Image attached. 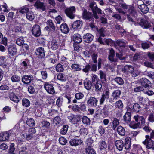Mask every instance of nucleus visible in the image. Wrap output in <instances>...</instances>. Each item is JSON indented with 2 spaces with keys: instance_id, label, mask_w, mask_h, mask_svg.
<instances>
[{
  "instance_id": "nucleus-29",
  "label": "nucleus",
  "mask_w": 154,
  "mask_h": 154,
  "mask_svg": "<svg viewBox=\"0 0 154 154\" xmlns=\"http://www.w3.org/2000/svg\"><path fill=\"white\" fill-rule=\"evenodd\" d=\"M117 131L119 134L123 136L125 133V129L122 126L120 125L117 127Z\"/></svg>"
},
{
  "instance_id": "nucleus-42",
  "label": "nucleus",
  "mask_w": 154,
  "mask_h": 154,
  "mask_svg": "<svg viewBox=\"0 0 154 154\" xmlns=\"http://www.w3.org/2000/svg\"><path fill=\"white\" fill-rule=\"evenodd\" d=\"M26 17L29 20L32 21L34 18V15L32 12L29 11L26 14Z\"/></svg>"
},
{
  "instance_id": "nucleus-35",
  "label": "nucleus",
  "mask_w": 154,
  "mask_h": 154,
  "mask_svg": "<svg viewBox=\"0 0 154 154\" xmlns=\"http://www.w3.org/2000/svg\"><path fill=\"white\" fill-rule=\"evenodd\" d=\"M130 127L133 129L140 128L142 126L140 125V122H135L134 121L131 122L130 124Z\"/></svg>"
},
{
  "instance_id": "nucleus-32",
  "label": "nucleus",
  "mask_w": 154,
  "mask_h": 154,
  "mask_svg": "<svg viewBox=\"0 0 154 154\" xmlns=\"http://www.w3.org/2000/svg\"><path fill=\"white\" fill-rule=\"evenodd\" d=\"M121 91L119 90H115L112 93L113 100H116L119 98L121 94Z\"/></svg>"
},
{
  "instance_id": "nucleus-44",
  "label": "nucleus",
  "mask_w": 154,
  "mask_h": 154,
  "mask_svg": "<svg viewBox=\"0 0 154 154\" xmlns=\"http://www.w3.org/2000/svg\"><path fill=\"white\" fill-rule=\"evenodd\" d=\"M20 77L19 76L16 75H13L11 78V79L13 82H17L20 81Z\"/></svg>"
},
{
  "instance_id": "nucleus-7",
  "label": "nucleus",
  "mask_w": 154,
  "mask_h": 154,
  "mask_svg": "<svg viewBox=\"0 0 154 154\" xmlns=\"http://www.w3.org/2000/svg\"><path fill=\"white\" fill-rule=\"evenodd\" d=\"M97 99L94 97H90L87 100L88 105L91 107H96L97 104Z\"/></svg>"
},
{
  "instance_id": "nucleus-17",
  "label": "nucleus",
  "mask_w": 154,
  "mask_h": 154,
  "mask_svg": "<svg viewBox=\"0 0 154 154\" xmlns=\"http://www.w3.org/2000/svg\"><path fill=\"white\" fill-rule=\"evenodd\" d=\"M82 21L79 20H76L73 23L72 28L75 29H79L82 26Z\"/></svg>"
},
{
  "instance_id": "nucleus-24",
  "label": "nucleus",
  "mask_w": 154,
  "mask_h": 154,
  "mask_svg": "<svg viewBox=\"0 0 154 154\" xmlns=\"http://www.w3.org/2000/svg\"><path fill=\"white\" fill-rule=\"evenodd\" d=\"M113 63L111 64L109 63L105 65V68H106L107 71H108L109 70H110L112 72H115V69L114 67L116 65V63Z\"/></svg>"
},
{
  "instance_id": "nucleus-18",
  "label": "nucleus",
  "mask_w": 154,
  "mask_h": 154,
  "mask_svg": "<svg viewBox=\"0 0 154 154\" xmlns=\"http://www.w3.org/2000/svg\"><path fill=\"white\" fill-rule=\"evenodd\" d=\"M8 49L9 54L12 56L15 54L17 52L16 48L12 45H9Z\"/></svg>"
},
{
  "instance_id": "nucleus-60",
  "label": "nucleus",
  "mask_w": 154,
  "mask_h": 154,
  "mask_svg": "<svg viewBox=\"0 0 154 154\" xmlns=\"http://www.w3.org/2000/svg\"><path fill=\"white\" fill-rule=\"evenodd\" d=\"M100 79L103 80V81L106 80V75L105 72L102 70H100Z\"/></svg>"
},
{
  "instance_id": "nucleus-41",
  "label": "nucleus",
  "mask_w": 154,
  "mask_h": 154,
  "mask_svg": "<svg viewBox=\"0 0 154 154\" xmlns=\"http://www.w3.org/2000/svg\"><path fill=\"white\" fill-rule=\"evenodd\" d=\"M27 125L29 126L33 127L35 125V122L32 118H28L26 122Z\"/></svg>"
},
{
  "instance_id": "nucleus-62",
  "label": "nucleus",
  "mask_w": 154,
  "mask_h": 154,
  "mask_svg": "<svg viewBox=\"0 0 154 154\" xmlns=\"http://www.w3.org/2000/svg\"><path fill=\"white\" fill-rule=\"evenodd\" d=\"M59 141L60 143L62 145H64L67 143L66 140L65 138L62 137H60Z\"/></svg>"
},
{
  "instance_id": "nucleus-36",
  "label": "nucleus",
  "mask_w": 154,
  "mask_h": 154,
  "mask_svg": "<svg viewBox=\"0 0 154 154\" xmlns=\"http://www.w3.org/2000/svg\"><path fill=\"white\" fill-rule=\"evenodd\" d=\"M85 154H96V152L91 147L88 146L85 149Z\"/></svg>"
},
{
  "instance_id": "nucleus-48",
  "label": "nucleus",
  "mask_w": 154,
  "mask_h": 154,
  "mask_svg": "<svg viewBox=\"0 0 154 154\" xmlns=\"http://www.w3.org/2000/svg\"><path fill=\"white\" fill-rule=\"evenodd\" d=\"M140 105L137 103H135L133 106V110L135 112H138L140 109Z\"/></svg>"
},
{
  "instance_id": "nucleus-19",
  "label": "nucleus",
  "mask_w": 154,
  "mask_h": 154,
  "mask_svg": "<svg viewBox=\"0 0 154 154\" xmlns=\"http://www.w3.org/2000/svg\"><path fill=\"white\" fill-rule=\"evenodd\" d=\"M115 144L116 148L119 151L122 150L124 146L123 142L122 140H118L116 141Z\"/></svg>"
},
{
  "instance_id": "nucleus-15",
  "label": "nucleus",
  "mask_w": 154,
  "mask_h": 154,
  "mask_svg": "<svg viewBox=\"0 0 154 154\" xmlns=\"http://www.w3.org/2000/svg\"><path fill=\"white\" fill-rule=\"evenodd\" d=\"M142 86L145 88H148L149 87V85L150 84V81L146 78H142L140 79L139 80Z\"/></svg>"
},
{
  "instance_id": "nucleus-55",
  "label": "nucleus",
  "mask_w": 154,
  "mask_h": 154,
  "mask_svg": "<svg viewBox=\"0 0 154 154\" xmlns=\"http://www.w3.org/2000/svg\"><path fill=\"white\" fill-rule=\"evenodd\" d=\"M115 105L116 107L119 109L122 108L123 107V104L120 100L117 101L115 103Z\"/></svg>"
},
{
  "instance_id": "nucleus-5",
  "label": "nucleus",
  "mask_w": 154,
  "mask_h": 154,
  "mask_svg": "<svg viewBox=\"0 0 154 154\" xmlns=\"http://www.w3.org/2000/svg\"><path fill=\"white\" fill-rule=\"evenodd\" d=\"M34 79V77L31 75H25L23 76L21 79L22 81L26 84L30 83Z\"/></svg>"
},
{
  "instance_id": "nucleus-63",
  "label": "nucleus",
  "mask_w": 154,
  "mask_h": 154,
  "mask_svg": "<svg viewBox=\"0 0 154 154\" xmlns=\"http://www.w3.org/2000/svg\"><path fill=\"white\" fill-rule=\"evenodd\" d=\"M144 89L143 87L142 86H136V87L134 89V91L136 92H140L143 91Z\"/></svg>"
},
{
  "instance_id": "nucleus-10",
  "label": "nucleus",
  "mask_w": 154,
  "mask_h": 154,
  "mask_svg": "<svg viewBox=\"0 0 154 154\" xmlns=\"http://www.w3.org/2000/svg\"><path fill=\"white\" fill-rule=\"evenodd\" d=\"M115 52L113 48H111L109 50V54L108 55V58L109 60L112 62L116 63L118 62L117 58H114Z\"/></svg>"
},
{
  "instance_id": "nucleus-54",
  "label": "nucleus",
  "mask_w": 154,
  "mask_h": 154,
  "mask_svg": "<svg viewBox=\"0 0 154 154\" xmlns=\"http://www.w3.org/2000/svg\"><path fill=\"white\" fill-rule=\"evenodd\" d=\"M114 81L119 85H122L124 83V81L120 77L116 78L114 79Z\"/></svg>"
},
{
  "instance_id": "nucleus-34",
  "label": "nucleus",
  "mask_w": 154,
  "mask_h": 154,
  "mask_svg": "<svg viewBox=\"0 0 154 154\" xmlns=\"http://www.w3.org/2000/svg\"><path fill=\"white\" fill-rule=\"evenodd\" d=\"M95 87V90L97 92L101 91L102 86V82L101 81L94 85Z\"/></svg>"
},
{
  "instance_id": "nucleus-20",
  "label": "nucleus",
  "mask_w": 154,
  "mask_h": 154,
  "mask_svg": "<svg viewBox=\"0 0 154 154\" xmlns=\"http://www.w3.org/2000/svg\"><path fill=\"white\" fill-rule=\"evenodd\" d=\"M82 143V142L81 140L77 139H71L69 142L70 144L73 146H76L81 145Z\"/></svg>"
},
{
  "instance_id": "nucleus-21",
  "label": "nucleus",
  "mask_w": 154,
  "mask_h": 154,
  "mask_svg": "<svg viewBox=\"0 0 154 154\" xmlns=\"http://www.w3.org/2000/svg\"><path fill=\"white\" fill-rule=\"evenodd\" d=\"M9 134L7 132H3L0 134V141H5L8 139Z\"/></svg>"
},
{
  "instance_id": "nucleus-40",
  "label": "nucleus",
  "mask_w": 154,
  "mask_h": 154,
  "mask_svg": "<svg viewBox=\"0 0 154 154\" xmlns=\"http://www.w3.org/2000/svg\"><path fill=\"white\" fill-rule=\"evenodd\" d=\"M57 79L61 81H65L66 80V76L64 74L59 73L57 76Z\"/></svg>"
},
{
  "instance_id": "nucleus-30",
  "label": "nucleus",
  "mask_w": 154,
  "mask_h": 154,
  "mask_svg": "<svg viewBox=\"0 0 154 154\" xmlns=\"http://www.w3.org/2000/svg\"><path fill=\"white\" fill-rule=\"evenodd\" d=\"M131 113L129 112H127L123 116V120L127 123H128L131 121Z\"/></svg>"
},
{
  "instance_id": "nucleus-59",
  "label": "nucleus",
  "mask_w": 154,
  "mask_h": 154,
  "mask_svg": "<svg viewBox=\"0 0 154 154\" xmlns=\"http://www.w3.org/2000/svg\"><path fill=\"white\" fill-rule=\"evenodd\" d=\"M61 63L63 65H65L67 66H68V63L67 59L64 57H62L61 58Z\"/></svg>"
},
{
  "instance_id": "nucleus-61",
  "label": "nucleus",
  "mask_w": 154,
  "mask_h": 154,
  "mask_svg": "<svg viewBox=\"0 0 154 154\" xmlns=\"http://www.w3.org/2000/svg\"><path fill=\"white\" fill-rule=\"evenodd\" d=\"M29 11L28 8L26 6L23 7L19 9V12L22 14L26 13Z\"/></svg>"
},
{
  "instance_id": "nucleus-52",
  "label": "nucleus",
  "mask_w": 154,
  "mask_h": 154,
  "mask_svg": "<svg viewBox=\"0 0 154 154\" xmlns=\"http://www.w3.org/2000/svg\"><path fill=\"white\" fill-rule=\"evenodd\" d=\"M10 98L11 100L17 103L19 102V98L14 94H12L10 96Z\"/></svg>"
},
{
  "instance_id": "nucleus-14",
  "label": "nucleus",
  "mask_w": 154,
  "mask_h": 154,
  "mask_svg": "<svg viewBox=\"0 0 154 154\" xmlns=\"http://www.w3.org/2000/svg\"><path fill=\"white\" fill-rule=\"evenodd\" d=\"M36 54L39 58H43L45 55L44 48L42 47H39L37 48Z\"/></svg>"
},
{
  "instance_id": "nucleus-22",
  "label": "nucleus",
  "mask_w": 154,
  "mask_h": 154,
  "mask_svg": "<svg viewBox=\"0 0 154 154\" xmlns=\"http://www.w3.org/2000/svg\"><path fill=\"white\" fill-rule=\"evenodd\" d=\"M72 39L74 42L77 43H80L82 41L80 35L77 33L75 34L72 35Z\"/></svg>"
},
{
  "instance_id": "nucleus-43",
  "label": "nucleus",
  "mask_w": 154,
  "mask_h": 154,
  "mask_svg": "<svg viewBox=\"0 0 154 154\" xmlns=\"http://www.w3.org/2000/svg\"><path fill=\"white\" fill-rule=\"evenodd\" d=\"M46 24L48 26L51 28L53 30H55V27L54 24L52 20L49 19L47 20L46 22Z\"/></svg>"
},
{
  "instance_id": "nucleus-39",
  "label": "nucleus",
  "mask_w": 154,
  "mask_h": 154,
  "mask_svg": "<svg viewBox=\"0 0 154 154\" xmlns=\"http://www.w3.org/2000/svg\"><path fill=\"white\" fill-rule=\"evenodd\" d=\"M51 48L54 50L58 48V45L57 42L56 40L53 39L51 41Z\"/></svg>"
},
{
  "instance_id": "nucleus-37",
  "label": "nucleus",
  "mask_w": 154,
  "mask_h": 154,
  "mask_svg": "<svg viewBox=\"0 0 154 154\" xmlns=\"http://www.w3.org/2000/svg\"><path fill=\"white\" fill-rule=\"evenodd\" d=\"M35 6L37 8H40L43 11H45V6L44 5V4L40 1H37L35 4Z\"/></svg>"
},
{
  "instance_id": "nucleus-13",
  "label": "nucleus",
  "mask_w": 154,
  "mask_h": 154,
  "mask_svg": "<svg viewBox=\"0 0 154 154\" xmlns=\"http://www.w3.org/2000/svg\"><path fill=\"white\" fill-rule=\"evenodd\" d=\"M94 38V36L91 34L87 33L84 35L83 38L84 41L87 43H89L91 42Z\"/></svg>"
},
{
  "instance_id": "nucleus-27",
  "label": "nucleus",
  "mask_w": 154,
  "mask_h": 154,
  "mask_svg": "<svg viewBox=\"0 0 154 154\" xmlns=\"http://www.w3.org/2000/svg\"><path fill=\"white\" fill-rule=\"evenodd\" d=\"M91 82L93 85L101 81V80L99 79L98 76L95 74H92L91 75Z\"/></svg>"
},
{
  "instance_id": "nucleus-2",
  "label": "nucleus",
  "mask_w": 154,
  "mask_h": 154,
  "mask_svg": "<svg viewBox=\"0 0 154 154\" xmlns=\"http://www.w3.org/2000/svg\"><path fill=\"white\" fill-rule=\"evenodd\" d=\"M82 17L83 19L87 21H92L93 22L94 19L93 14L85 9L82 10Z\"/></svg>"
},
{
  "instance_id": "nucleus-50",
  "label": "nucleus",
  "mask_w": 154,
  "mask_h": 154,
  "mask_svg": "<svg viewBox=\"0 0 154 154\" xmlns=\"http://www.w3.org/2000/svg\"><path fill=\"white\" fill-rule=\"evenodd\" d=\"M24 42V40L23 38L22 37H20L17 38L16 41L17 44L19 46L22 45Z\"/></svg>"
},
{
  "instance_id": "nucleus-6",
  "label": "nucleus",
  "mask_w": 154,
  "mask_h": 154,
  "mask_svg": "<svg viewBox=\"0 0 154 154\" xmlns=\"http://www.w3.org/2000/svg\"><path fill=\"white\" fill-rule=\"evenodd\" d=\"M44 88L48 93L52 94H54L55 91L53 85L46 83L44 85Z\"/></svg>"
},
{
  "instance_id": "nucleus-57",
  "label": "nucleus",
  "mask_w": 154,
  "mask_h": 154,
  "mask_svg": "<svg viewBox=\"0 0 154 154\" xmlns=\"http://www.w3.org/2000/svg\"><path fill=\"white\" fill-rule=\"evenodd\" d=\"M83 123L86 125H89L90 124V120L89 118L86 116H84L82 118Z\"/></svg>"
},
{
  "instance_id": "nucleus-45",
  "label": "nucleus",
  "mask_w": 154,
  "mask_h": 154,
  "mask_svg": "<svg viewBox=\"0 0 154 154\" xmlns=\"http://www.w3.org/2000/svg\"><path fill=\"white\" fill-rule=\"evenodd\" d=\"M63 65L59 63L56 66V70L57 72H62L64 70V68Z\"/></svg>"
},
{
  "instance_id": "nucleus-47",
  "label": "nucleus",
  "mask_w": 154,
  "mask_h": 154,
  "mask_svg": "<svg viewBox=\"0 0 154 154\" xmlns=\"http://www.w3.org/2000/svg\"><path fill=\"white\" fill-rule=\"evenodd\" d=\"M99 147L100 150L106 149L107 147V145L106 142L102 140L99 142Z\"/></svg>"
},
{
  "instance_id": "nucleus-46",
  "label": "nucleus",
  "mask_w": 154,
  "mask_h": 154,
  "mask_svg": "<svg viewBox=\"0 0 154 154\" xmlns=\"http://www.w3.org/2000/svg\"><path fill=\"white\" fill-rule=\"evenodd\" d=\"M115 45L120 47H124L126 45V42L122 40H117L115 42Z\"/></svg>"
},
{
  "instance_id": "nucleus-3",
  "label": "nucleus",
  "mask_w": 154,
  "mask_h": 154,
  "mask_svg": "<svg viewBox=\"0 0 154 154\" xmlns=\"http://www.w3.org/2000/svg\"><path fill=\"white\" fill-rule=\"evenodd\" d=\"M65 11L66 15L69 18L72 19L74 18L75 13V8L74 6H73L66 8Z\"/></svg>"
},
{
  "instance_id": "nucleus-23",
  "label": "nucleus",
  "mask_w": 154,
  "mask_h": 154,
  "mask_svg": "<svg viewBox=\"0 0 154 154\" xmlns=\"http://www.w3.org/2000/svg\"><path fill=\"white\" fill-rule=\"evenodd\" d=\"M60 29L62 32L64 33H67L69 31V29L68 26L65 23H63L61 25Z\"/></svg>"
},
{
  "instance_id": "nucleus-56",
  "label": "nucleus",
  "mask_w": 154,
  "mask_h": 154,
  "mask_svg": "<svg viewBox=\"0 0 154 154\" xmlns=\"http://www.w3.org/2000/svg\"><path fill=\"white\" fill-rule=\"evenodd\" d=\"M68 128V126L67 125H63V128L60 131V133L62 134H65L67 131Z\"/></svg>"
},
{
  "instance_id": "nucleus-12",
  "label": "nucleus",
  "mask_w": 154,
  "mask_h": 154,
  "mask_svg": "<svg viewBox=\"0 0 154 154\" xmlns=\"http://www.w3.org/2000/svg\"><path fill=\"white\" fill-rule=\"evenodd\" d=\"M134 118L136 122L140 123V125L142 126H144L145 123V119L144 117L137 115L136 116H134Z\"/></svg>"
},
{
  "instance_id": "nucleus-4",
  "label": "nucleus",
  "mask_w": 154,
  "mask_h": 154,
  "mask_svg": "<svg viewBox=\"0 0 154 154\" xmlns=\"http://www.w3.org/2000/svg\"><path fill=\"white\" fill-rule=\"evenodd\" d=\"M32 35L36 37L39 36L41 34L40 26L38 25H34L32 28Z\"/></svg>"
},
{
  "instance_id": "nucleus-1",
  "label": "nucleus",
  "mask_w": 154,
  "mask_h": 154,
  "mask_svg": "<svg viewBox=\"0 0 154 154\" xmlns=\"http://www.w3.org/2000/svg\"><path fill=\"white\" fill-rule=\"evenodd\" d=\"M120 7L122 8L124 10L128 11L130 14L133 16L137 15V12L134 9V7L131 5H128L125 3H119Z\"/></svg>"
},
{
  "instance_id": "nucleus-25",
  "label": "nucleus",
  "mask_w": 154,
  "mask_h": 154,
  "mask_svg": "<svg viewBox=\"0 0 154 154\" xmlns=\"http://www.w3.org/2000/svg\"><path fill=\"white\" fill-rule=\"evenodd\" d=\"M131 146V139L130 137H127L125 139L124 147L125 149L127 150H129Z\"/></svg>"
},
{
  "instance_id": "nucleus-8",
  "label": "nucleus",
  "mask_w": 154,
  "mask_h": 154,
  "mask_svg": "<svg viewBox=\"0 0 154 154\" xmlns=\"http://www.w3.org/2000/svg\"><path fill=\"white\" fill-rule=\"evenodd\" d=\"M68 118L70 122H71L73 124L76 123V122H79L80 120L79 116L74 115L72 114H71L68 116Z\"/></svg>"
},
{
  "instance_id": "nucleus-11",
  "label": "nucleus",
  "mask_w": 154,
  "mask_h": 154,
  "mask_svg": "<svg viewBox=\"0 0 154 154\" xmlns=\"http://www.w3.org/2000/svg\"><path fill=\"white\" fill-rule=\"evenodd\" d=\"M138 24L143 28H148L151 26L150 23L145 19H141Z\"/></svg>"
},
{
  "instance_id": "nucleus-26",
  "label": "nucleus",
  "mask_w": 154,
  "mask_h": 154,
  "mask_svg": "<svg viewBox=\"0 0 154 154\" xmlns=\"http://www.w3.org/2000/svg\"><path fill=\"white\" fill-rule=\"evenodd\" d=\"M115 27L116 29L118 30L119 32L121 33V35L122 36L126 34V32L120 25L117 24L115 25Z\"/></svg>"
},
{
  "instance_id": "nucleus-31",
  "label": "nucleus",
  "mask_w": 154,
  "mask_h": 154,
  "mask_svg": "<svg viewBox=\"0 0 154 154\" xmlns=\"http://www.w3.org/2000/svg\"><path fill=\"white\" fill-rule=\"evenodd\" d=\"M134 70V69L133 66L130 65H126L125 66L123 71L124 72H128L132 73Z\"/></svg>"
},
{
  "instance_id": "nucleus-38",
  "label": "nucleus",
  "mask_w": 154,
  "mask_h": 154,
  "mask_svg": "<svg viewBox=\"0 0 154 154\" xmlns=\"http://www.w3.org/2000/svg\"><path fill=\"white\" fill-rule=\"evenodd\" d=\"M85 87L87 90L91 89L93 85L91 82L88 80L85 81L84 83Z\"/></svg>"
},
{
  "instance_id": "nucleus-49",
  "label": "nucleus",
  "mask_w": 154,
  "mask_h": 154,
  "mask_svg": "<svg viewBox=\"0 0 154 154\" xmlns=\"http://www.w3.org/2000/svg\"><path fill=\"white\" fill-rule=\"evenodd\" d=\"M22 104L25 107L29 106L30 104V102L26 98H23L22 100Z\"/></svg>"
},
{
  "instance_id": "nucleus-28",
  "label": "nucleus",
  "mask_w": 154,
  "mask_h": 154,
  "mask_svg": "<svg viewBox=\"0 0 154 154\" xmlns=\"http://www.w3.org/2000/svg\"><path fill=\"white\" fill-rule=\"evenodd\" d=\"M111 120L112 124V128L113 130H115L119 124V120L116 117H113Z\"/></svg>"
},
{
  "instance_id": "nucleus-9",
  "label": "nucleus",
  "mask_w": 154,
  "mask_h": 154,
  "mask_svg": "<svg viewBox=\"0 0 154 154\" xmlns=\"http://www.w3.org/2000/svg\"><path fill=\"white\" fill-rule=\"evenodd\" d=\"M113 106L110 104H106L104 105L103 113L105 116H108L109 112L113 109Z\"/></svg>"
},
{
  "instance_id": "nucleus-51",
  "label": "nucleus",
  "mask_w": 154,
  "mask_h": 154,
  "mask_svg": "<svg viewBox=\"0 0 154 154\" xmlns=\"http://www.w3.org/2000/svg\"><path fill=\"white\" fill-rule=\"evenodd\" d=\"M80 135L85 137L88 134V131L87 129L82 128L80 129Z\"/></svg>"
},
{
  "instance_id": "nucleus-16",
  "label": "nucleus",
  "mask_w": 154,
  "mask_h": 154,
  "mask_svg": "<svg viewBox=\"0 0 154 154\" xmlns=\"http://www.w3.org/2000/svg\"><path fill=\"white\" fill-rule=\"evenodd\" d=\"M137 7L139 8L143 14H146L149 11V8L147 7V5L145 4L141 5H139L137 3Z\"/></svg>"
},
{
  "instance_id": "nucleus-64",
  "label": "nucleus",
  "mask_w": 154,
  "mask_h": 154,
  "mask_svg": "<svg viewBox=\"0 0 154 154\" xmlns=\"http://www.w3.org/2000/svg\"><path fill=\"white\" fill-rule=\"evenodd\" d=\"M21 136L23 138H26L27 140H29L32 138V135L31 134L28 135L26 134H23Z\"/></svg>"
},
{
  "instance_id": "nucleus-58",
  "label": "nucleus",
  "mask_w": 154,
  "mask_h": 154,
  "mask_svg": "<svg viewBox=\"0 0 154 154\" xmlns=\"http://www.w3.org/2000/svg\"><path fill=\"white\" fill-rule=\"evenodd\" d=\"M91 68V66L89 64H87L83 69H82V70L83 72L86 73L90 71Z\"/></svg>"
},
{
  "instance_id": "nucleus-53",
  "label": "nucleus",
  "mask_w": 154,
  "mask_h": 154,
  "mask_svg": "<svg viewBox=\"0 0 154 154\" xmlns=\"http://www.w3.org/2000/svg\"><path fill=\"white\" fill-rule=\"evenodd\" d=\"M153 141L151 140L150 139H149V141H147L145 145H146V148L148 149H150L153 147Z\"/></svg>"
},
{
  "instance_id": "nucleus-33",
  "label": "nucleus",
  "mask_w": 154,
  "mask_h": 154,
  "mask_svg": "<svg viewBox=\"0 0 154 154\" xmlns=\"http://www.w3.org/2000/svg\"><path fill=\"white\" fill-rule=\"evenodd\" d=\"M82 66H80L78 64H73L71 66V67L72 70L75 72L79 71L82 69L81 67Z\"/></svg>"
}]
</instances>
